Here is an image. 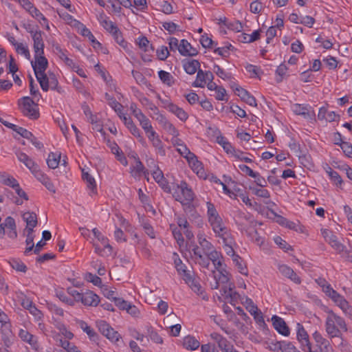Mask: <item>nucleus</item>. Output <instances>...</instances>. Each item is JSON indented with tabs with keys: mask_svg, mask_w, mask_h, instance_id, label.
Returning a JSON list of instances; mask_svg holds the SVG:
<instances>
[{
	"mask_svg": "<svg viewBox=\"0 0 352 352\" xmlns=\"http://www.w3.org/2000/svg\"><path fill=\"white\" fill-rule=\"evenodd\" d=\"M173 256L175 266L177 272L187 283H190L192 281V276L190 272L187 270L186 265L182 263L177 254H174Z\"/></svg>",
	"mask_w": 352,
	"mask_h": 352,
	"instance_id": "obj_16",
	"label": "nucleus"
},
{
	"mask_svg": "<svg viewBox=\"0 0 352 352\" xmlns=\"http://www.w3.org/2000/svg\"><path fill=\"white\" fill-rule=\"evenodd\" d=\"M233 285L228 283L224 285L221 289V295L224 297L225 300H228L229 296H231L232 292L233 291Z\"/></svg>",
	"mask_w": 352,
	"mask_h": 352,
	"instance_id": "obj_60",
	"label": "nucleus"
},
{
	"mask_svg": "<svg viewBox=\"0 0 352 352\" xmlns=\"http://www.w3.org/2000/svg\"><path fill=\"white\" fill-rule=\"evenodd\" d=\"M158 76L162 82L168 86H172L175 82L173 76L166 71L160 70L158 72Z\"/></svg>",
	"mask_w": 352,
	"mask_h": 352,
	"instance_id": "obj_46",
	"label": "nucleus"
},
{
	"mask_svg": "<svg viewBox=\"0 0 352 352\" xmlns=\"http://www.w3.org/2000/svg\"><path fill=\"white\" fill-rule=\"evenodd\" d=\"M80 302L86 306L96 307L98 305L100 298L99 296L94 294L93 292L88 290L85 293H82Z\"/></svg>",
	"mask_w": 352,
	"mask_h": 352,
	"instance_id": "obj_27",
	"label": "nucleus"
},
{
	"mask_svg": "<svg viewBox=\"0 0 352 352\" xmlns=\"http://www.w3.org/2000/svg\"><path fill=\"white\" fill-rule=\"evenodd\" d=\"M176 222L179 229L183 230V232L186 237L190 240L193 239L194 234L191 230V228L189 222L184 216H177L176 218Z\"/></svg>",
	"mask_w": 352,
	"mask_h": 352,
	"instance_id": "obj_22",
	"label": "nucleus"
},
{
	"mask_svg": "<svg viewBox=\"0 0 352 352\" xmlns=\"http://www.w3.org/2000/svg\"><path fill=\"white\" fill-rule=\"evenodd\" d=\"M183 346L187 350L195 351L200 346V342L193 336H187L183 338Z\"/></svg>",
	"mask_w": 352,
	"mask_h": 352,
	"instance_id": "obj_36",
	"label": "nucleus"
},
{
	"mask_svg": "<svg viewBox=\"0 0 352 352\" xmlns=\"http://www.w3.org/2000/svg\"><path fill=\"white\" fill-rule=\"evenodd\" d=\"M292 110L296 115L302 116L305 118H307L309 116V110L307 107L303 104H294L292 106Z\"/></svg>",
	"mask_w": 352,
	"mask_h": 352,
	"instance_id": "obj_53",
	"label": "nucleus"
},
{
	"mask_svg": "<svg viewBox=\"0 0 352 352\" xmlns=\"http://www.w3.org/2000/svg\"><path fill=\"white\" fill-rule=\"evenodd\" d=\"M151 144L155 148V152L157 155H159L162 157L166 155V152L165 146L160 138L158 140L151 142Z\"/></svg>",
	"mask_w": 352,
	"mask_h": 352,
	"instance_id": "obj_47",
	"label": "nucleus"
},
{
	"mask_svg": "<svg viewBox=\"0 0 352 352\" xmlns=\"http://www.w3.org/2000/svg\"><path fill=\"white\" fill-rule=\"evenodd\" d=\"M92 232L94 236L100 242L101 245L104 247V248H101L98 243H94L93 245L95 248V252L101 256H110L112 253V247L109 243L108 239L103 236L97 228H94L92 230Z\"/></svg>",
	"mask_w": 352,
	"mask_h": 352,
	"instance_id": "obj_5",
	"label": "nucleus"
},
{
	"mask_svg": "<svg viewBox=\"0 0 352 352\" xmlns=\"http://www.w3.org/2000/svg\"><path fill=\"white\" fill-rule=\"evenodd\" d=\"M234 221L238 226L239 230L242 232L244 231L247 232L248 223L251 221V216L241 210H237L235 212Z\"/></svg>",
	"mask_w": 352,
	"mask_h": 352,
	"instance_id": "obj_19",
	"label": "nucleus"
},
{
	"mask_svg": "<svg viewBox=\"0 0 352 352\" xmlns=\"http://www.w3.org/2000/svg\"><path fill=\"white\" fill-rule=\"evenodd\" d=\"M55 51L58 58L63 60L67 66L69 67L74 66V62L68 57L67 51L66 50H63L59 45H56L55 46Z\"/></svg>",
	"mask_w": 352,
	"mask_h": 352,
	"instance_id": "obj_37",
	"label": "nucleus"
},
{
	"mask_svg": "<svg viewBox=\"0 0 352 352\" xmlns=\"http://www.w3.org/2000/svg\"><path fill=\"white\" fill-rule=\"evenodd\" d=\"M100 23L102 27L111 34L119 30L114 23L110 21L104 14L100 16Z\"/></svg>",
	"mask_w": 352,
	"mask_h": 352,
	"instance_id": "obj_38",
	"label": "nucleus"
},
{
	"mask_svg": "<svg viewBox=\"0 0 352 352\" xmlns=\"http://www.w3.org/2000/svg\"><path fill=\"white\" fill-rule=\"evenodd\" d=\"M131 174L133 177H139L143 174L148 181L147 177L148 173L144 169L143 164L139 159L136 160L135 165L131 167Z\"/></svg>",
	"mask_w": 352,
	"mask_h": 352,
	"instance_id": "obj_32",
	"label": "nucleus"
},
{
	"mask_svg": "<svg viewBox=\"0 0 352 352\" xmlns=\"http://www.w3.org/2000/svg\"><path fill=\"white\" fill-rule=\"evenodd\" d=\"M3 124L8 128L12 129L14 131L16 132L18 134L21 135L24 138L29 140L36 148L39 149L43 148V144L40 141H38V139L34 136V135L30 131L8 122H4Z\"/></svg>",
	"mask_w": 352,
	"mask_h": 352,
	"instance_id": "obj_7",
	"label": "nucleus"
},
{
	"mask_svg": "<svg viewBox=\"0 0 352 352\" xmlns=\"http://www.w3.org/2000/svg\"><path fill=\"white\" fill-rule=\"evenodd\" d=\"M213 79L214 75L211 72L199 69L196 79L192 83V86L203 88L206 85L208 81L213 80Z\"/></svg>",
	"mask_w": 352,
	"mask_h": 352,
	"instance_id": "obj_14",
	"label": "nucleus"
},
{
	"mask_svg": "<svg viewBox=\"0 0 352 352\" xmlns=\"http://www.w3.org/2000/svg\"><path fill=\"white\" fill-rule=\"evenodd\" d=\"M274 241L275 243L278 245V247L283 249L285 252H288L292 250V246L289 245L285 240H283L280 236H276L274 238Z\"/></svg>",
	"mask_w": 352,
	"mask_h": 352,
	"instance_id": "obj_56",
	"label": "nucleus"
},
{
	"mask_svg": "<svg viewBox=\"0 0 352 352\" xmlns=\"http://www.w3.org/2000/svg\"><path fill=\"white\" fill-rule=\"evenodd\" d=\"M170 228L172 231L175 239L177 241V244L179 246L183 245L184 243V239L181 232V229H179L178 226L177 227L175 225H170Z\"/></svg>",
	"mask_w": 352,
	"mask_h": 352,
	"instance_id": "obj_48",
	"label": "nucleus"
},
{
	"mask_svg": "<svg viewBox=\"0 0 352 352\" xmlns=\"http://www.w3.org/2000/svg\"><path fill=\"white\" fill-rule=\"evenodd\" d=\"M23 219L26 222V228L25 231H34V228L37 224V217L35 213L27 212L23 216Z\"/></svg>",
	"mask_w": 352,
	"mask_h": 352,
	"instance_id": "obj_31",
	"label": "nucleus"
},
{
	"mask_svg": "<svg viewBox=\"0 0 352 352\" xmlns=\"http://www.w3.org/2000/svg\"><path fill=\"white\" fill-rule=\"evenodd\" d=\"M190 167L200 178L206 179V173L202 163L197 160L195 154L191 157H188L186 160Z\"/></svg>",
	"mask_w": 352,
	"mask_h": 352,
	"instance_id": "obj_17",
	"label": "nucleus"
},
{
	"mask_svg": "<svg viewBox=\"0 0 352 352\" xmlns=\"http://www.w3.org/2000/svg\"><path fill=\"white\" fill-rule=\"evenodd\" d=\"M34 177L43 184L45 186V188L52 193L56 192V188L52 182L51 179L43 173L40 168H38L36 172L33 173Z\"/></svg>",
	"mask_w": 352,
	"mask_h": 352,
	"instance_id": "obj_24",
	"label": "nucleus"
},
{
	"mask_svg": "<svg viewBox=\"0 0 352 352\" xmlns=\"http://www.w3.org/2000/svg\"><path fill=\"white\" fill-rule=\"evenodd\" d=\"M183 67L188 74L192 75L199 69L200 63L197 60H184Z\"/></svg>",
	"mask_w": 352,
	"mask_h": 352,
	"instance_id": "obj_34",
	"label": "nucleus"
},
{
	"mask_svg": "<svg viewBox=\"0 0 352 352\" xmlns=\"http://www.w3.org/2000/svg\"><path fill=\"white\" fill-rule=\"evenodd\" d=\"M179 52L184 56H195L197 55L198 50L197 48L193 47L187 40L182 39L180 41Z\"/></svg>",
	"mask_w": 352,
	"mask_h": 352,
	"instance_id": "obj_25",
	"label": "nucleus"
},
{
	"mask_svg": "<svg viewBox=\"0 0 352 352\" xmlns=\"http://www.w3.org/2000/svg\"><path fill=\"white\" fill-rule=\"evenodd\" d=\"M104 336L112 342H117L121 338L118 332L115 331L113 328H111Z\"/></svg>",
	"mask_w": 352,
	"mask_h": 352,
	"instance_id": "obj_59",
	"label": "nucleus"
},
{
	"mask_svg": "<svg viewBox=\"0 0 352 352\" xmlns=\"http://www.w3.org/2000/svg\"><path fill=\"white\" fill-rule=\"evenodd\" d=\"M215 236L222 240L223 245H236L234 236L230 230L225 225L218 229L213 230Z\"/></svg>",
	"mask_w": 352,
	"mask_h": 352,
	"instance_id": "obj_11",
	"label": "nucleus"
},
{
	"mask_svg": "<svg viewBox=\"0 0 352 352\" xmlns=\"http://www.w3.org/2000/svg\"><path fill=\"white\" fill-rule=\"evenodd\" d=\"M77 324L80 328L85 332L91 340H94L97 337V333L95 332L94 329L88 325L87 322L83 320H77Z\"/></svg>",
	"mask_w": 352,
	"mask_h": 352,
	"instance_id": "obj_41",
	"label": "nucleus"
},
{
	"mask_svg": "<svg viewBox=\"0 0 352 352\" xmlns=\"http://www.w3.org/2000/svg\"><path fill=\"white\" fill-rule=\"evenodd\" d=\"M217 272H214V277L216 280L215 284L212 286V289H218L219 284H228L230 283L229 282V277L228 272L223 270L222 267L220 269L216 270Z\"/></svg>",
	"mask_w": 352,
	"mask_h": 352,
	"instance_id": "obj_28",
	"label": "nucleus"
},
{
	"mask_svg": "<svg viewBox=\"0 0 352 352\" xmlns=\"http://www.w3.org/2000/svg\"><path fill=\"white\" fill-rule=\"evenodd\" d=\"M297 340L300 344V349L304 352H314L309 341V335L300 323L296 324Z\"/></svg>",
	"mask_w": 352,
	"mask_h": 352,
	"instance_id": "obj_9",
	"label": "nucleus"
},
{
	"mask_svg": "<svg viewBox=\"0 0 352 352\" xmlns=\"http://www.w3.org/2000/svg\"><path fill=\"white\" fill-rule=\"evenodd\" d=\"M146 329L147 334L153 342L157 344L163 343L162 338L154 330L151 326H147Z\"/></svg>",
	"mask_w": 352,
	"mask_h": 352,
	"instance_id": "obj_51",
	"label": "nucleus"
},
{
	"mask_svg": "<svg viewBox=\"0 0 352 352\" xmlns=\"http://www.w3.org/2000/svg\"><path fill=\"white\" fill-rule=\"evenodd\" d=\"M26 232L25 243L27 248L25 250V254H28L34 248V237L33 231H25Z\"/></svg>",
	"mask_w": 352,
	"mask_h": 352,
	"instance_id": "obj_52",
	"label": "nucleus"
},
{
	"mask_svg": "<svg viewBox=\"0 0 352 352\" xmlns=\"http://www.w3.org/2000/svg\"><path fill=\"white\" fill-rule=\"evenodd\" d=\"M322 235L337 252L341 253L344 250V246L338 241V237L329 230L322 229Z\"/></svg>",
	"mask_w": 352,
	"mask_h": 352,
	"instance_id": "obj_12",
	"label": "nucleus"
},
{
	"mask_svg": "<svg viewBox=\"0 0 352 352\" xmlns=\"http://www.w3.org/2000/svg\"><path fill=\"white\" fill-rule=\"evenodd\" d=\"M169 111L173 113L182 122L186 121L188 118V113L182 108L178 107L175 104L172 107Z\"/></svg>",
	"mask_w": 352,
	"mask_h": 352,
	"instance_id": "obj_44",
	"label": "nucleus"
},
{
	"mask_svg": "<svg viewBox=\"0 0 352 352\" xmlns=\"http://www.w3.org/2000/svg\"><path fill=\"white\" fill-rule=\"evenodd\" d=\"M156 53L158 58L161 60H166L169 56V51L168 50V47L164 45L160 46L157 50Z\"/></svg>",
	"mask_w": 352,
	"mask_h": 352,
	"instance_id": "obj_61",
	"label": "nucleus"
},
{
	"mask_svg": "<svg viewBox=\"0 0 352 352\" xmlns=\"http://www.w3.org/2000/svg\"><path fill=\"white\" fill-rule=\"evenodd\" d=\"M329 176L330 177L331 181L334 183V184L338 187H341L343 181L340 177V175L336 171L333 170L331 168H329L327 170Z\"/></svg>",
	"mask_w": 352,
	"mask_h": 352,
	"instance_id": "obj_49",
	"label": "nucleus"
},
{
	"mask_svg": "<svg viewBox=\"0 0 352 352\" xmlns=\"http://www.w3.org/2000/svg\"><path fill=\"white\" fill-rule=\"evenodd\" d=\"M34 61H31V65L37 80L44 79V74L48 67V60L44 56V52L34 53Z\"/></svg>",
	"mask_w": 352,
	"mask_h": 352,
	"instance_id": "obj_4",
	"label": "nucleus"
},
{
	"mask_svg": "<svg viewBox=\"0 0 352 352\" xmlns=\"http://www.w3.org/2000/svg\"><path fill=\"white\" fill-rule=\"evenodd\" d=\"M340 147L344 153L349 157L352 158V144L348 142H343Z\"/></svg>",
	"mask_w": 352,
	"mask_h": 352,
	"instance_id": "obj_64",
	"label": "nucleus"
},
{
	"mask_svg": "<svg viewBox=\"0 0 352 352\" xmlns=\"http://www.w3.org/2000/svg\"><path fill=\"white\" fill-rule=\"evenodd\" d=\"M18 104L20 111L24 116L32 120L39 117L37 106L30 97L25 96L19 99Z\"/></svg>",
	"mask_w": 352,
	"mask_h": 352,
	"instance_id": "obj_3",
	"label": "nucleus"
},
{
	"mask_svg": "<svg viewBox=\"0 0 352 352\" xmlns=\"http://www.w3.org/2000/svg\"><path fill=\"white\" fill-rule=\"evenodd\" d=\"M325 312V331L330 338H341L343 332L348 331L346 322L342 317L333 310L327 309Z\"/></svg>",
	"mask_w": 352,
	"mask_h": 352,
	"instance_id": "obj_2",
	"label": "nucleus"
},
{
	"mask_svg": "<svg viewBox=\"0 0 352 352\" xmlns=\"http://www.w3.org/2000/svg\"><path fill=\"white\" fill-rule=\"evenodd\" d=\"M37 80L44 91H47L50 88L55 89L58 85L56 76L52 72H50L48 75L47 74H44V79Z\"/></svg>",
	"mask_w": 352,
	"mask_h": 352,
	"instance_id": "obj_20",
	"label": "nucleus"
},
{
	"mask_svg": "<svg viewBox=\"0 0 352 352\" xmlns=\"http://www.w3.org/2000/svg\"><path fill=\"white\" fill-rule=\"evenodd\" d=\"M211 338L214 340L221 350L230 342L226 338L217 333H212L210 335Z\"/></svg>",
	"mask_w": 352,
	"mask_h": 352,
	"instance_id": "obj_50",
	"label": "nucleus"
},
{
	"mask_svg": "<svg viewBox=\"0 0 352 352\" xmlns=\"http://www.w3.org/2000/svg\"><path fill=\"white\" fill-rule=\"evenodd\" d=\"M233 263L236 267L238 271L243 275H248V269L246 267V265L242 259L241 257H240L238 254L236 256H234L232 258Z\"/></svg>",
	"mask_w": 352,
	"mask_h": 352,
	"instance_id": "obj_42",
	"label": "nucleus"
},
{
	"mask_svg": "<svg viewBox=\"0 0 352 352\" xmlns=\"http://www.w3.org/2000/svg\"><path fill=\"white\" fill-rule=\"evenodd\" d=\"M14 50L18 54L23 56L28 60L30 59L31 55L27 44L23 43H19L14 47Z\"/></svg>",
	"mask_w": 352,
	"mask_h": 352,
	"instance_id": "obj_45",
	"label": "nucleus"
},
{
	"mask_svg": "<svg viewBox=\"0 0 352 352\" xmlns=\"http://www.w3.org/2000/svg\"><path fill=\"white\" fill-rule=\"evenodd\" d=\"M176 151L186 160H187L188 157L192 156L194 154L189 150L185 143L176 148Z\"/></svg>",
	"mask_w": 352,
	"mask_h": 352,
	"instance_id": "obj_58",
	"label": "nucleus"
},
{
	"mask_svg": "<svg viewBox=\"0 0 352 352\" xmlns=\"http://www.w3.org/2000/svg\"><path fill=\"white\" fill-rule=\"evenodd\" d=\"M60 162V153H50L47 159V164L49 168L54 169L58 166Z\"/></svg>",
	"mask_w": 352,
	"mask_h": 352,
	"instance_id": "obj_40",
	"label": "nucleus"
},
{
	"mask_svg": "<svg viewBox=\"0 0 352 352\" xmlns=\"http://www.w3.org/2000/svg\"><path fill=\"white\" fill-rule=\"evenodd\" d=\"M318 118L320 120L331 122L336 121L339 118V115L334 111H329L326 107H322L319 109Z\"/></svg>",
	"mask_w": 352,
	"mask_h": 352,
	"instance_id": "obj_29",
	"label": "nucleus"
},
{
	"mask_svg": "<svg viewBox=\"0 0 352 352\" xmlns=\"http://www.w3.org/2000/svg\"><path fill=\"white\" fill-rule=\"evenodd\" d=\"M15 154L18 160L23 163L32 174L39 168V166L26 153L17 151Z\"/></svg>",
	"mask_w": 352,
	"mask_h": 352,
	"instance_id": "obj_18",
	"label": "nucleus"
},
{
	"mask_svg": "<svg viewBox=\"0 0 352 352\" xmlns=\"http://www.w3.org/2000/svg\"><path fill=\"white\" fill-rule=\"evenodd\" d=\"M43 32L38 30V32H35V33L31 36L33 41L34 53H43L44 52L45 44L43 38Z\"/></svg>",
	"mask_w": 352,
	"mask_h": 352,
	"instance_id": "obj_26",
	"label": "nucleus"
},
{
	"mask_svg": "<svg viewBox=\"0 0 352 352\" xmlns=\"http://www.w3.org/2000/svg\"><path fill=\"white\" fill-rule=\"evenodd\" d=\"M206 206L208 221L212 231L225 226V223L217 212L214 205L208 201L206 203Z\"/></svg>",
	"mask_w": 352,
	"mask_h": 352,
	"instance_id": "obj_6",
	"label": "nucleus"
},
{
	"mask_svg": "<svg viewBox=\"0 0 352 352\" xmlns=\"http://www.w3.org/2000/svg\"><path fill=\"white\" fill-rule=\"evenodd\" d=\"M272 322L274 329L279 333L285 336L289 335V329L282 318L274 315L272 317Z\"/></svg>",
	"mask_w": 352,
	"mask_h": 352,
	"instance_id": "obj_21",
	"label": "nucleus"
},
{
	"mask_svg": "<svg viewBox=\"0 0 352 352\" xmlns=\"http://www.w3.org/2000/svg\"><path fill=\"white\" fill-rule=\"evenodd\" d=\"M119 117L123 121L124 125L127 127L133 135L140 138L142 142H144L142 136L141 135L140 129L136 126L130 117H127L125 114H119Z\"/></svg>",
	"mask_w": 352,
	"mask_h": 352,
	"instance_id": "obj_23",
	"label": "nucleus"
},
{
	"mask_svg": "<svg viewBox=\"0 0 352 352\" xmlns=\"http://www.w3.org/2000/svg\"><path fill=\"white\" fill-rule=\"evenodd\" d=\"M246 153L239 149H235L234 152L232 155V157H234L236 160H240L247 163L252 162V160L247 157Z\"/></svg>",
	"mask_w": 352,
	"mask_h": 352,
	"instance_id": "obj_54",
	"label": "nucleus"
},
{
	"mask_svg": "<svg viewBox=\"0 0 352 352\" xmlns=\"http://www.w3.org/2000/svg\"><path fill=\"white\" fill-rule=\"evenodd\" d=\"M322 286L323 292L330 298L340 309L349 302L343 296L333 289L330 284H325Z\"/></svg>",
	"mask_w": 352,
	"mask_h": 352,
	"instance_id": "obj_10",
	"label": "nucleus"
},
{
	"mask_svg": "<svg viewBox=\"0 0 352 352\" xmlns=\"http://www.w3.org/2000/svg\"><path fill=\"white\" fill-rule=\"evenodd\" d=\"M260 30L254 31L251 34L242 33L239 36V41L242 43H252L260 38Z\"/></svg>",
	"mask_w": 352,
	"mask_h": 352,
	"instance_id": "obj_39",
	"label": "nucleus"
},
{
	"mask_svg": "<svg viewBox=\"0 0 352 352\" xmlns=\"http://www.w3.org/2000/svg\"><path fill=\"white\" fill-rule=\"evenodd\" d=\"M82 177L87 183V188L89 190V195H92L96 193V184L95 179L88 173L82 170Z\"/></svg>",
	"mask_w": 352,
	"mask_h": 352,
	"instance_id": "obj_33",
	"label": "nucleus"
},
{
	"mask_svg": "<svg viewBox=\"0 0 352 352\" xmlns=\"http://www.w3.org/2000/svg\"><path fill=\"white\" fill-rule=\"evenodd\" d=\"M172 195L176 201L182 204L184 212L190 214V218L195 220L199 226H201L202 218L192 205L195 195L188 184L184 181H182L179 184H173Z\"/></svg>",
	"mask_w": 352,
	"mask_h": 352,
	"instance_id": "obj_1",
	"label": "nucleus"
},
{
	"mask_svg": "<svg viewBox=\"0 0 352 352\" xmlns=\"http://www.w3.org/2000/svg\"><path fill=\"white\" fill-rule=\"evenodd\" d=\"M6 234L12 239L17 237L15 221L11 217H6L3 222L0 223V239H3Z\"/></svg>",
	"mask_w": 352,
	"mask_h": 352,
	"instance_id": "obj_8",
	"label": "nucleus"
},
{
	"mask_svg": "<svg viewBox=\"0 0 352 352\" xmlns=\"http://www.w3.org/2000/svg\"><path fill=\"white\" fill-rule=\"evenodd\" d=\"M288 68L285 63H281L276 69V81L281 82L283 79L287 76Z\"/></svg>",
	"mask_w": 352,
	"mask_h": 352,
	"instance_id": "obj_43",
	"label": "nucleus"
},
{
	"mask_svg": "<svg viewBox=\"0 0 352 352\" xmlns=\"http://www.w3.org/2000/svg\"><path fill=\"white\" fill-rule=\"evenodd\" d=\"M197 241L205 254L214 249L213 245L206 239L204 232L198 233Z\"/></svg>",
	"mask_w": 352,
	"mask_h": 352,
	"instance_id": "obj_35",
	"label": "nucleus"
},
{
	"mask_svg": "<svg viewBox=\"0 0 352 352\" xmlns=\"http://www.w3.org/2000/svg\"><path fill=\"white\" fill-rule=\"evenodd\" d=\"M29 14L32 17L37 19L40 23H42L43 21V23H47V19L35 6H34L30 10H29Z\"/></svg>",
	"mask_w": 352,
	"mask_h": 352,
	"instance_id": "obj_55",
	"label": "nucleus"
},
{
	"mask_svg": "<svg viewBox=\"0 0 352 352\" xmlns=\"http://www.w3.org/2000/svg\"><path fill=\"white\" fill-rule=\"evenodd\" d=\"M281 352H300L290 342L283 341Z\"/></svg>",
	"mask_w": 352,
	"mask_h": 352,
	"instance_id": "obj_62",
	"label": "nucleus"
},
{
	"mask_svg": "<svg viewBox=\"0 0 352 352\" xmlns=\"http://www.w3.org/2000/svg\"><path fill=\"white\" fill-rule=\"evenodd\" d=\"M278 272L284 277L289 279L295 284L301 283L300 277L287 265L278 263L276 265Z\"/></svg>",
	"mask_w": 352,
	"mask_h": 352,
	"instance_id": "obj_13",
	"label": "nucleus"
},
{
	"mask_svg": "<svg viewBox=\"0 0 352 352\" xmlns=\"http://www.w3.org/2000/svg\"><path fill=\"white\" fill-rule=\"evenodd\" d=\"M109 105L114 109V111L118 113L121 115H124L122 113L123 107L122 105L118 102L115 98L111 99V101L109 102Z\"/></svg>",
	"mask_w": 352,
	"mask_h": 352,
	"instance_id": "obj_63",
	"label": "nucleus"
},
{
	"mask_svg": "<svg viewBox=\"0 0 352 352\" xmlns=\"http://www.w3.org/2000/svg\"><path fill=\"white\" fill-rule=\"evenodd\" d=\"M19 337L22 341L30 344L33 350L38 351L40 349L38 338L28 332L27 330L21 329L19 331Z\"/></svg>",
	"mask_w": 352,
	"mask_h": 352,
	"instance_id": "obj_15",
	"label": "nucleus"
},
{
	"mask_svg": "<svg viewBox=\"0 0 352 352\" xmlns=\"http://www.w3.org/2000/svg\"><path fill=\"white\" fill-rule=\"evenodd\" d=\"M136 44L144 52L148 51L149 41L145 36H140L136 39Z\"/></svg>",
	"mask_w": 352,
	"mask_h": 352,
	"instance_id": "obj_57",
	"label": "nucleus"
},
{
	"mask_svg": "<svg viewBox=\"0 0 352 352\" xmlns=\"http://www.w3.org/2000/svg\"><path fill=\"white\" fill-rule=\"evenodd\" d=\"M206 256H208L209 261H212V264L214 266L215 270H219L222 267V260L223 257L221 254V253L216 250L212 249L209 252L206 254Z\"/></svg>",
	"mask_w": 352,
	"mask_h": 352,
	"instance_id": "obj_30",
	"label": "nucleus"
}]
</instances>
